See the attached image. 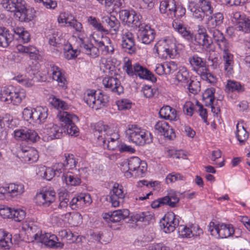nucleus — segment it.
I'll return each mask as SVG.
<instances>
[{
	"instance_id": "1",
	"label": "nucleus",
	"mask_w": 250,
	"mask_h": 250,
	"mask_svg": "<svg viewBox=\"0 0 250 250\" xmlns=\"http://www.w3.org/2000/svg\"><path fill=\"white\" fill-rule=\"evenodd\" d=\"M94 135L99 143L111 150L119 148V135L102 122L97 123L94 127Z\"/></svg>"
},
{
	"instance_id": "2",
	"label": "nucleus",
	"mask_w": 250,
	"mask_h": 250,
	"mask_svg": "<svg viewBox=\"0 0 250 250\" xmlns=\"http://www.w3.org/2000/svg\"><path fill=\"white\" fill-rule=\"evenodd\" d=\"M67 26L74 29L73 36L78 38L80 42V47L82 51L91 57H96L98 55V49L94 47L91 43H86L85 40L87 37L83 24L74 18L72 17Z\"/></svg>"
},
{
	"instance_id": "3",
	"label": "nucleus",
	"mask_w": 250,
	"mask_h": 250,
	"mask_svg": "<svg viewBox=\"0 0 250 250\" xmlns=\"http://www.w3.org/2000/svg\"><path fill=\"white\" fill-rule=\"evenodd\" d=\"M188 61L191 70L198 75L202 80L211 84L217 82L216 77L210 72L203 58L197 54H194L188 57Z\"/></svg>"
},
{
	"instance_id": "4",
	"label": "nucleus",
	"mask_w": 250,
	"mask_h": 250,
	"mask_svg": "<svg viewBox=\"0 0 250 250\" xmlns=\"http://www.w3.org/2000/svg\"><path fill=\"white\" fill-rule=\"evenodd\" d=\"M50 104L55 108L62 110L58 111L57 118L61 123V126L62 127H66L67 125H70V124L71 123L78 120V118L77 116L65 111L69 108V105L66 102L54 96L50 98Z\"/></svg>"
},
{
	"instance_id": "5",
	"label": "nucleus",
	"mask_w": 250,
	"mask_h": 250,
	"mask_svg": "<svg viewBox=\"0 0 250 250\" xmlns=\"http://www.w3.org/2000/svg\"><path fill=\"white\" fill-rule=\"evenodd\" d=\"M126 135L129 141L139 146H144L152 142L151 134L136 125H129Z\"/></svg>"
},
{
	"instance_id": "6",
	"label": "nucleus",
	"mask_w": 250,
	"mask_h": 250,
	"mask_svg": "<svg viewBox=\"0 0 250 250\" xmlns=\"http://www.w3.org/2000/svg\"><path fill=\"white\" fill-rule=\"evenodd\" d=\"M123 69L129 76H137L140 79H146L152 82L156 81L154 75L146 67L138 63L132 64L131 61L128 58H125Z\"/></svg>"
},
{
	"instance_id": "7",
	"label": "nucleus",
	"mask_w": 250,
	"mask_h": 250,
	"mask_svg": "<svg viewBox=\"0 0 250 250\" xmlns=\"http://www.w3.org/2000/svg\"><path fill=\"white\" fill-rule=\"evenodd\" d=\"M83 100L89 107L97 110L106 105L109 97L100 91L87 90L84 93Z\"/></svg>"
},
{
	"instance_id": "8",
	"label": "nucleus",
	"mask_w": 250,
	"mask_h": 250,
	"mask_svg": "<svg viewBox=\"0 0 250 250\" xmlns=\"http://www.w3.org/2000/svg\"><path fill=\"white\" fill-rule=\"evenodd\" d=\"M25 226L27 227L28 229L35 233L33 237L37 242L43 243L50 248L58 247L59 243L57 242L58 239L55 235L51 234L49 233L43 234L42 231L38 229L36 225L33 224L27 223Z\"/></svg>"
},
{
	"instance_id": "9",
	"label": "nucleus",
	"mask_w": 250,
	"mask_h": 250,
	"mask_svg": "<svg viewBox=\"0 0 250 250\" xmlns=\"http://www.w3.org/2000/svg\"><path fill=\"white\" fill-rule=\"evenodd\" d=\"M208 230L210 234L217 238H226L232 235L234 232L233 226L231 224H215L211 222L208 226Z\"/></svg>"
},
{
	"instance_id": "10",
	"label": "nucleus",
	"mask_w": 250,
	"mask_h": 250,
	"mask_svg": "<svg viewBox=\"0 0 250 250\" xmlns=\"http://www.w3.org/2000/svg\"><path fill=\"white\" fill-rule=\"evenodd\" d=\"M16 155L17 157L24 163L35 162L39 158L38 151L35 149L21 145L17 147Z\"/></svg>"
},
{
	"instance_id": "11",
	"label": "nucleus",
	"mask_w": 250,
	"mask_h": 250,
	"mask_svg": "<svg viewBox=\"0 0 250 250\" xmlns=\"http://www.w3.org/2000/svg\"><path fill=\"white\" fill-rule=\"evenodd\" d=\"M128 167V170L134 172V176L143 177L147 170V164L138 157H133L125 162Z\"/></svg>"
},
{
	"instance_id": "12",
	"label": "nucleus",
	"mask_w": 250,
	"mask_h": 250,
	"mask_svg": "<svg viewBox=\"0 0 250 250\" xmlns=\"http://www.w3.org/2000/svg\"><path fill=\"white\" fill-rule=\"evenodd\" d=\"M126 193L124 190L122 185L115 183L110 192V200L114 207H118L125 202Z\"/></svg>"
},
{
	"instance_id": "13",
	"label": "nucleus",
	"mask_w": 250,
	"mask_h": 250,
	"mask_svg": "<svg viewBox=\"0 0 250 250\" xmlns=\"http://www.w3.org/2000/svg\"><path fill=\"white\" fill-rule=\"evenodd\" d=\"M35 10L32 7H27L24 2L14 13L15 18L21 22H29L35 17Z\"/></svg>"
},
{
	"instance_id": "14",
	"label": "nucleus",
	"mask_w": 250,
	"mask_h": 250,
	"mask_svg": "<svg viewBox=\"0 0 250 250\" xmlns=\"http://www.w3.org/2000/svg\"><path fill=\"white\" fill-rule=\"evenodd\" d=\"M160 226L166 233L173 232L176 227H178L179 220L173 212L166 214L160 221Z\"/></svg>"
},
{
	"instance_id": "15",
	"label": "nucleus",
	"mask_w": 250,
	"mask_h": 250,
	"mask_svg": "<svg viewBox=\"0 0 250 250\" xmlns=\"http://www.w3.org/2000/svg\"><path fill=\"white\" fill-rule=\"evenodd\" d=\"M55 197L56 192L54 190L42 189L37 193L35 199L38 206L46 207L55 201Z\"/></svg>"
},
{
	"instance_id": "16",
	"label": "nucleus",
	"mask_w": 250,
	"mask_h": 250,
	"mask_svg": "<svg viewBox=\"0 0 250 250\" xmlns=\"http://www.w3.org/2000/svg\"><path fill=\"white\" fill-rule=\"evenodd\" d=\"M47 73L52 76L53 80L56 81L62 87L65 86L66 80L64 71L53 62H49L47 64Z\"/></svg>"
},
{
	"instance_id": "17",
	"label": "nucleus",
	"mask_w": 250,
	"mask_h": 250,
	"mask_svg": "<svg viewBox=\"0 0 250 250\" xmlns=\"http://www.w3.org/2000/svg\"><path fill=\"white\" fill-rule=\"evenodd\" d=\"M103 84L105 90L120 95L124 92V88L120 80L113 77H107L103 80Z\"/></svg>"
},
{
	"instance_id": "18",
	"label": "nucleus",
	"mask_w": 250,
	"mask_h": 250,
	"mask_svg": "<svg viewBox=\"0 0 250 250\" xmlns=\"http://www.w3.org/2000/svg\"><path fill=\"white\" fill-rule=\"evenodd\" d=\"M138 32V38L142 43L146 44L150 43L155 39V32L148 25H141Z\"/></svg>"
},
{
	"instance_id": "19",
	"label": "nucleus",
	"mask_w": 250,
	"mask_h": 250,
	"mask_svg": "<svg viewBox=\"0 0 250 250\" xmlns=\"http://www.w3.org/2000/svg\"><path fill=\"white\" fill-rule=\"evenodd\" d=\"M15 138L18 140H27L30 142H36L40 139L38 133L34 130L27 128L17 129L14 131Z\"/></svg>"
},
{
	"instance_id": "20",
	"label": "nucleus",
	"mask_w": 250,
	"mask_h": 250,
	"mask_svg": "<svg viewBox=\"0 0 250 250\" xmlns=\"http://www.w3.org/2000/svg\"><path fill=\"white\" fill-rule=\"evenodd\" d=\"M85 170V168H82L78 169L75 168L73 171H68L66 173L64 174L63 178L67 185L78 186L82 182V172Z\"/></svg>"
},
{
	"instance_id": "21",
	"label": "nucleus",
	"mask_w": 250,
	"mask_h": 250,
	"mask_svg": "<svg viewBox=\"0 0 250 250\" xmlns=\"http://www.w3.org/2000/svg\"><path fill=\"white\" fill-rule=\"evenodd\" d=\"M209 33L212 36L211 41L212 42L216 43L218 47L221 49L229 48L230 44L225 38L224 34L218 29L208 30Z\"/></svg>"
},
{
	"instance_id": "22",
	"label": "nucleus",
	"mask_w": 250,
	"mask_h": 250,
	"mask_svg": "<svg viewBox=\"0 0 250 250\" xmlns=\"http://www.w3.org/2000/svg\"><path fill=\"white\" fill-rule=\"evenodd\" d=\"M92 199L88 193H81L72 199L69 206L72 209L87 206L92 203Z\"/></svg>"
},
{
	"instance_id": "23",
	"label": "nucleus",
	"mask_w": 250,
	"mask_h": 250,
	"mask_svg": "<svg viewBox=\"0 0 250 250\" xmlns=\"http://www.w3.org/2000/svg\"><path fill=\"white\" fill-rule=\"evenodd\" d=\"M197 45L202 46L206 48H209L212 43L210 37L208 35L205 29L199 28L198 33L193 36V40Z\"/></svg>"
},
{
	"instance_id": "24",
	"label": "nucleus",
	"mask_w": 250,
	"mask_h": 250,
	"mask_svg": "<svg viewBox=\"0 0 250 250\" xmlns=\"http://www.w3.org/2000/svg\"><path fill=\"white\" fill-rule=\"evenodd\" d=\"M44 130L47 135V141L59 139L65 134V128L53 124L48 125Z\"/></svg>"
},
{
	"instance_id": "25",
	"label": "nucleus",
	"mask_w": 250,
	"mask_h": 250,
	"mask_svg": "<svg viewBox=\"0 0 250 250\" xmlns=\"http://www.w3.org/2000/svg\"><path fill=\"white\" fill-rule=\"evenodd\" d=\"M155 129L161 135L169 140H172L175 138L176 135L173 129L169 126L168 123L165 121L157 122L155 125Z\"/></svg>"
},
{
	"instance_id": "26",
	"label": "nucleus",
	"mask_w": 250,
	"mask_h": 250,
	"mask_svg": "<svg viewBox=\"0 0 250 250\" xmlns=\"http://www.w3.org/2000/svg\"><path fill=\"white\" fill-rule=\"evenodd\" d=\"M176 6V1L174 0H165L161 1L159 10L164 16L173 19Z\"/></svg>"
},
{
	"instance_id": "27",
	"label": "nucleus",
	"mask_w": 250,
	"mask_h": 250,
	"mask_svg": "<svg viewBox=\"0 0 250 250\" xmlns=\"http://www.w3.org/2000/svg\"><path fill=\"white\" fill-rule=\"evenodd\" d=\"M129 211L127 209H119L113 211L111 214H105L103 218L108 222L117 223L128 217Z\"/></svg>"
},
{
	"instance_id": "28",
	"label": "nucleus",
	"mask_w": 250,
	"mask_h": 250,
	"mask_svg": "<svg viewBox=\"0 0 250 250\" xmlns=\"http://www.w3.org/2000/svg\"><path fill=\"white\" fill-rule=\"evenodd\" d=\"M222 50L223 51L222 58L225 72L228 76L231 75L233 73V55L229 51V48Z\"/></svg>"
},
{
	"instance_id": "29",
	"label": "nucleus",
	"mask_w": 250,
	"mask_h": 250,
	"mask_svg": "<svg viewBox=\"0 0 250 250\" xmlns=\"http://www.w3.org/2000/svg\"><path fill=\"white\" fill-rule=\"evenodd\" d=\"M166 51L168 54V58L173 59L178 54L176 41L173 37H167L161 39Z\"/></svg>"
},
{
	"instance_id": "30",
	"label": "nucleus",
	"mask_w": 250,
	"mask_h": 250,
	"mask_svg": "<svg viewBox=\"0 0 250 250\" xmlns=\"http://www.w3.org/2000/svg\"><path fill=\"white\" fill-rule=\"evenodd\" d=\"M159 114L161 118L170 121H176L179 119L176 110L169 105L163 106L160 109Z\"/></svg>"
},
{
	"instance_id": "31",
	"label": "nucleus",
	"mask_w": 250,
	"mask_h": 250,
	"mask_svg": "<svg viewBox=\"0 0 250 250\" xmlns=\"http://www.w3.org/2000/svg\"><path fill=\"white\" fill-rule=\"evenodd\" d=\"M224 19L223 14L220 12L209 16L207 21V29H218V27L222 24Z\"/></svg>"
},
{
	"instance_id": "32",
	"label": "nucleus",
	"mask_w": 250,
	"mask_h": 250,
	"mask_svg": "<svg viewBox=\"0 0 250 250\" xmlns=\"http://www.w3.org/2000/svg\"><path fill=\"white\" fill-rule=\"evenodd\" d=\"M190 80L189 72L186 67L180 68L176 74L175 83L179 86H186Z\"/></svg>"
},
{
	"instance_id": "33",
	"label": "nucleus",
	"mask_w": 250,
	"mask_h": 250,
	"mask_svg": "<svg viewBox=\"0 0 250 250\" xmlns=\"http://www.w3.org/2000/svg\"><path fill=\"white\" fill-rule=\"evenodd\" d=\"M101 19L102 22L106 24L109 27V29H107L109 32L113 31L116 33L119 31L121 24L115 16L112 15L110 16H104Z\"/></svg>"
},
{
	"instance_id": "34",
	"label": "nucleus",
	"mask_w": 250,
	"mask_h": 250,
	"mask_svg": "<svg viewBox=\"0 0 250 250\" xmlns=\"http://www.w3.org/2000/svg\"><path fill=\"white\" fill-rule=\"evenodd\" d=\"M13 35L5 27L0 26V46L8 47L13 40Z\"/></svg>"
},
{
	"instance_id": "35",
	"label": "nucleus",
	"mask_w": 250,
	"mask_h": 250,
	"mask_svg": "<svg viewBox=\"0 0 250 250\" xmlns=\"http://www.w3.org/2000/svg\"><path fill=\"white\" fill-rule=\"evenodd\" d=\"M172 26L184 39L189 42H193V34L182 24L177 21H173Z\"/></svg>"
},
{
	"instance_id": "36",
	"label": "nucleus",
	"mask_w": 250,
	"mask_h": 250,
	"mask_svg": "<svg viewBox=\"0 0 250 250\" xmlns=\"http://www.w3.org/2000/svg\"><path fill=\"white\" fill-rule=\"evenodd\" d=\"M188 10L191 12L194 19L200 21H203L206 15V13L199 6L198 4L194 1L189 2Z\"/></svg>"
},
{
	"instance_id": "37",
	"label": "nucleus",
	"mask_w": 250,
	"mask_h": 250,
	"mask_svg": "<svg viewBox=\"0 0 250 250\" xmlns=\"http://www.w3.org/2000/svg\"><path fill=\"white\" fill-rule=\"evenodd\" d=\"M106 43H104L103 41L98 42L97 43V47L95 46V47L98 49L99 53H100V50L103 55L113 54L114 52L113 45L110 39L106 38ZM94 46L95 47V46ZM99 55V53H98L97 57ZM95 57H96V56Z\"/></svg>"
},
{
	"instance_id": "38",
	"label": "nucleus",
	"mask_w": 250,
	"mask_h": 250,
	"mask_svg": "<svg viewBox=\"0 0 250 250\" xmlns=\"http://www.w3.org/2000/svg\"><path fill=\"white\" fill-rule=\"evenodd\" d=\"M13 246L12 235L4 230L0 229V248L9 250Z\"/></svg>"
},
{
	"instance_id": "39",
	"label": "nucleus",
	"mask_w": 250,
	"mask_h": 250,
	"mask_svg": "<svg viewBox=\"0 0 250 250\" xmlns=\"http://www.w3.org/2000/svg\"><path fill=\"white\" fill-rule=\"evenodd\" d=\"M24 2L23 0H1V4L7 11L15 13Z\"/></svg>"
},
{
	"instance_id": "40",
	"label": "nucleus",
	"mask_w": 250,
	"mask_h": 250,
	"mask_svg": "<svg viewBox=\"0 0 250 250\" xmlns=\"http://www.w3.org/2000/svg\"><path fill=\"white\" fill-rule=\"evenodd\" d=\"M58 198L59 204L58 208L61 209L66 208L69 205V192L64 188H61L59 190Z\"/></svg>"
},
{
	"instance_id": "41",
	"label": "nucleus",
	"mask_w": 250,
	"mask_h": 250,
	"mask_svg": "<svg viewBox=\"0 0 250 250\" xmlns=\"http://www.w3.org/2000/svg\"><path fill=\"white\" fill-rule=\"evenodd\" d=\"M11 96V103L14 105H18L26 97V92L22 88H12V93Z\"/></svg>"
},
{
	"instance_id": "42",
	"label": "nucleus",
	"mask_w": 250,
	"mask_h": 250,
	"mask_svg": "<svg viewBox=\"0 0 250 250\" xmlns=\"http://www.w3.org/2000/svg\"><path fill=\"white\" fill-rule=\"evenodd\" d=\"M153 214L149 211L139 212L134 214L131 218L133 221L144 222L148 224L153 218Z\"/></svg>"
},
{
	"instance_id": "43",
	"label": "nucleus",
	"mask_w": 250,
	"mask_h": 250,
	"mask_svg": "<svg viewBox=\"0 0 250 250\" xmlns=\"http://www.w3.org/2000/svg\"><path fill=\"white\" fill-rule=\"evenodd\" d=\"M9 197H14L21 195L24 192V186L22 184H8Z\"/></svg>"
},
{
	"instance_id": "44",
	"label": "nucleus",
	"mask_w": 250,
	"mask_h": 250,
	"mask_svg": "<svg viewBox=\"0 0 250 250\" xmlns=\"http://www.w3.org/2000/svg\"><path fill=\"white\" fill-rule=\"evenodd\" d=\"M87 21L88 24L91 25L95 30L98 32L107 34L109 31L105 27H104L100 21L95 17L89 16L87 17Z\"/></svg>"
},
{
	"instance_id": "45",
	"label": "nucleus",
	"mask_w": 250,
	"mask_h": 250,
	"mask_svg": "<svg viewBox=\"0 0 250 250\" xmlns=\"http://www.w3.org/2000/svg\"><path fill=\"white\" fill-rule=\"evenodd\" d=\"M16 48L19 52L28 55L32 58L35 57L38 53L36 47L33 45L26 46L20 44L17 45Z\"/></svg>"
},
{
	"instance_id": "46",
	"label": "nucleus",
	"mask_w": 250,
	"mask_h": 250,
	"mask_svg": "<svg viewBox=\"0 0 250 250\" xmlns=\"http://www.w3.org/2000/svg\"><path fill=\"white\" fill-rule=\"evenodd\" d=\"M215 89L214 87L208 88L203 93V99L206 106L212 105L215 101L214 94Z\"/></svg>"
},
{
	"instance_id": "47",
	"label": "nucleus",
	"mask_w": 250,
	"mask_h": 250,
	"mask_svg": "<svg viewBox=\"0 0 250 250\" xmlns=\"http://www.w3.org/2000/svg\"><path fill=\"white\" fill-rule=\"evenodd\" d=\"M236 129V137L240 144L243 145L248 139L249 134L242 125L237 124Z\"/></svg>"
},
{
	"instance_id": "48",
	"label": "nucleus",
	"mask_w": 250,
	"mask_h": 250,
	"mask_svg": "<svg viewBox=\"0 0 250 250\" xmlns=\"http://www.w3.org/2000/svg\"><path fill=\"white\" fill-rule=\"evenodd\" d=\"M49 34L46 35L47 38L48 39L49 43L53 46H57L62 44V39H61L58 35V32L55 30H51L49 32Z\"/></svg>"
},
{
	"instance_id": "49",
	"label": "nucleus",
	"mask_w": 250,
	"mask_h": 250,
	"mask_svg": "<svg viewBox=\"0 0 250 250\" xmlns=\"http://www.w3.org/2000/svg\"><path fill=\"white\" fill-rule=\"evenodd\" d=\"M166 50L161 39L156 43L153 48L154 53L157 54L159 57L164 59H167L168 57V54Z\"/></svg>"
},
{
	"instance_id": "50",
	"label": "nucleus",
	"mask_w": 250,
	"mask_h": 250,
	"mask_svg": "<svg viewBox=\"0 0 250 250\" xmlns=\"http://www.w3.org/2000/svg\"><path fill=\"white\" fill-rule=\"evenodd\" d=\"M141 16L133 10H131V15L126 21V23L132 27H140L141 25Z\"/></svg>"
},
{
	"instance_id": "51",
	"label": "nucleus",
	"mask_w": 250,
	"mask_h": 250,
	"mask_svg": "<svg viewBox=\"0 0 250 250\" xmlns=\"http://www.w3.org/2000/svg\"><path fill=\"white\" fill-rule=\"evenodd\" d=\"M226 88L229 91H236L239 93L242 92L245 90L244 86L239 82L230 80L228 81Z\"/></svg>"
},
{
	"instance_id": "52",
	"label": "nucleus",
	"mask_w": 250,
	"mask_h": 250,
	"mask_svg": "<svg viewBox=\"0 0 250 250\" xmlns=\"http://www.w3.org/2000/svg\"><path fill=\"white\" fill-rule=\"evenodd\" d=\"M12 87H2L0 90V100L2 102H6L7 104L11 103V96L12 93Z\"/></svg>"
},
{
	"instance_id": "53",
	"label": "nucleus",
	"mask_w": 250,
	"mask_h": 250,
	"mask_svg": "<svg viewBox=\"0 0 250 250\" xmlns=\"http://www.w3.org/2000/svg\"><path fill=\"white\" fill-rule=\"evenodd\" d=\"M238 30L245 33H250V17L243 16L238 25Z\"/></svg>"
},
{
	"instance_id": "54",
	"label": "nucleus",
	"mask_w": 250,
	"mask_h": 250,
	"mask_svg": "<svg viewBox=\"0 0 250 250\" xmlns=\"http://www.w3.org/2000/svg\"><path fill=\"white\" fill-rule=\"evenodd\" d=\"M199 6L206 13V15L212 14L213 7L210 0H199Z\"/></svg>"
},
{
	"instance_id": "55",
	"label": "nucleus",
	"mask_w": 250,
	"mask_h": 250,
	"mask_svg": "<svg viewBox=\"0 0 250 250\" xmlns=\"http://www.w3.org/2000/svg\"><path fill=\"white\" fill-rule=\"evenodd\" d=\"M121 46L124 51L129 54L134 53L136 49L135 42L130 41L122 40Z\"/></svg>"
},
{
	"instance_id": "56",
	"label": "nucleus",
	"mask_w": 250,
	"mask_h": 250,
	"mask_svg": "<svg viewBox=\"0 0 250 250\" xmlns=\"http://www.w3.org/2000/svg\"><path fill=\"white\" fill-rule=\"evenodd\" d=\"M64 157L65 158L64 163L66 169H71L73 171L77 163L74 156L72 154H68L67 155L65 154Z\"/></svg>"
},
{
	"instance_id": "57",
	"label": "nucleus",
	"mask_w": 250,
	"mask_h": 250,
	"mask_svg": "<svg viewBox=\"0 0 250 250\" xmlns=\"http://www.w3.org/2000/svg\"><path fill=\"white\" fill-rule=\"evenodd\" d=\"M25 214L26 213L24 210L21 208H13L11 213L12 217H11V219H12L17 222H20L24 219Z\"/></svg>"
},
{
	"instance_id": "58",
	"label": "nucleus",
	"mask_w": 250,
	"mask_h": 250,
	"mask_svg": "<svg viewBox=\"0 0 250 250\" xmlns=\"http://www.w3.org/2000/svg\"><path fill=\"white\" fill-rule=\"evenodd\" d=\"M79 54V51L76 49H73L70 44L65 45L64 48V56L67 60L74 59Z\"/></svg>"
},
{
	"instance_id": "59",
	"label": "nucleus",
	"mask_w": 250,
	"mask_h": 250,
	"mask_svg": "<svg viewBox=\"0 0 250 250\" xmlns=\"http://www.w3.org/2000/svg\"><path fill=\"white\" fill-rule=\"evenodd\" d=\"M14 79L18 83L27 87L32 86L34 83V81H33V79L26 78V76L22 75H18Z\"/></svg>"
},
{
	"instance_id": "60",
	"label": "nucleus",
	"mask_w": 250,
	"mask_h": 250,
	"mask_svg": "<svg viewBox=\"0 0 250 250\" xmlns=\"http://www.w3.org/2000/svg\"><path fill=\"white\" fill-rule=\"evenodd\" d=\"M189 92L195 94L200 91V83L197 80H190L189 82L186 84Z\"/></svg>"
},
{
	"instance_id": "61",
	"label": "nucleus",
	"mask_w": 250,
	"mask_h": 250,
	"mask_svg": "<svg viewBox=\"0 0 250 250\" xmlns=\"http://www.w3.org/2000/svg\"><path fill=\"white\" fill-rule=\"evenodd\" d=\"M48 109L46 107L38 106V124L44 123L48 117Z\"/></svg>"
},
{
	"instance_id": "62",
	"label": "nucleus",
	"mask_w": 250,
	"mask_h": 250,
	"mask_svg": "<svg viewBox=\"0 0 250 250\" xmlns=\"http://www.w3.org/2000/svg\"><path fill=\"white\" fill-rule=\"evenodd\" d=\"M185 179L184 176L179 173L175 172L168 174L166 179L167 183H168V182L173 183L179 180L185 181Z\"/></svg>"
},
{
	"instance_id": "63",
	"label": "nucleus",
	"mask_w": 250,
	"mask_h": 250,
	"mask_svg": "<svg viewBox=\"0 0 250 250\" xmlns=\"http://www.w3.org/2000/svg\"><path fill=\"white\" fill-rule=\"evenodd\" d=\"M195 103V110L199 113L204 122L206 123L208 117L207 109L204 108L203 105L198 101H196Z\"/></svg>"
},
{
	"instance_id": "64",
	"label": "nucleus",
	"mask_w": 250,
	"mask_h": 250,
	"mask_svg": "<svg viewBox=\"0 0 250 250\" xmlns=\"http://www.w3.org/2000/svg\"><path fill=\"white\" fill-rule=\"evenodd\" d=\"M156 90L154 88H152L151 86L148 85H144L141 89V93L144 97L146 98H152Z\"/></svg>"
}]
</instances>
